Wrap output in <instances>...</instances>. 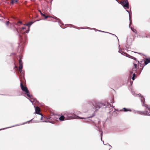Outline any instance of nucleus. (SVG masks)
<instances>
[{
	"mask_svg": "<svg viewBox=\"0 0 150 150\" xmlns=\"http://www.w3.org/2000/svg\"><path fill=\"white\" fill-rule=\"evenodd\" d=\"M93 108H95L96 110H98V109L100 108L102 106H105V108L109 107V105L106 106V105L101 102L98 101H94L92 103Z\"/></svg>",
	"mask_w": 150,
	"mask_h": 150,
	"instance_id": "f03ea898",
	"label": "nucleus"
},
{
	"mask_svg": "<svg viewBox=\"0 0 150 150\" xmlns=\"http://www.w3.org/2000/svg\"><path fill=\"white\" fill-rule=\"evenodd\" d=\"M131 29L132 31L134 33H136V30L134 28H132L131 27L130 28Z\"/></svg>",
	"mask_w": 150,
	"mask_h": 150,
	"instance_id": "f3484780",
	"label": "nucleus"
},
{
	"mask_svg": "<svg viewBox=\"0 0 150 150\" xmlns=\"http://www.w3.org/2000/svg\"><path fill=\"white\" fill-rule=\"evenodd\" d=\"M112 35H114V34H112Z\"/></svg>",
	"mask_w": 150,
	"mask_h": 150,
	"instance_id": "a19ab883",
	"label": "nucleus"
},
{
	"mask_svg": "<svg viewBox=\"0 0 150 150\" xmlns=\"http://www.w3.org/2000/svg\"><path fill=\"white\" fill-rule=\"evenodd\" d=\"M95 126L98 128V129H97V130H99L100 133V134L101 140V141H102V135H103V132L99 128V126H96V124H95Z\"/></svg>",
	"mask_w": 150,
	"mask_h": 150,
	"instance_id": "0eeeda50",
	"label": "nucleus"
},
{
	"mask_svg": "<svg viewBox=\"0 0 150 150\" xmlns=\"http://www.w3.org/2000/svg\"><path fill=\"white\" fill-rule=\"evenodd\" d=\"M21 28L22 29L24 30L25 29V27H23Z\"/></svg>",
	"mask_w": 150,
	"mask_h": 150,
	"instance_id": "bb28decb",
	"label": "nucleus"
},
{
	"mask_svg": "<svg viewBox=\"0 0 150 150\" xmlns=\"http://www.w3.org/2000/svg\"><path fill=\"white\" fill-rule=\"evenodd\" d=\"M110 149H109V150H110Z\"/></svg>",
	"mask_w": 150,
	"mask_h": 150,
	"instance_id": "a18cd8bd",
	"label": "nucleus"
},
{
	"mask_svg": "<svg viewBox=\"0 0 150 150\" xmlns=\"http://www.w3.org/2000/svg\"><path fill=\"white\" fill-rule=\"evenodd\" d=\"M18 1L17 0H11V3L13 4L15 2H17Z\"/></svg>",
	"mask_w": 150,
	"mask_h": 150,
	"instance_id": "2eb2a0df",
	"label": "nucleus"
},
{
	"mask_svg": "<svg viewBox=\"0 0 150 150\" xmlns=\"http://www.w3.org/2000/svg\"><path fill=\"white\" fill-rule=\"evenodd\" d=\"M39 11L40 13L41 14L42 16H45V14L42 13L41 11L40 10H39Z\"/></svg>",
	"mask_w": 150,
	"mask_h": 150,
	"instance_id": "412c9836",
	"label": "nucleus"
},
{
	"mask_svg": "<svg viewBox=\"0 0 150 150\" xmlns=\"http://www.w3.org/2000/svg\"><path fill=\"white\" fill-rule=\"evenodd\" d=\"M129 27H130V25L129 24Z\"/></svg>",
	"mask_w": 150,
	"mask_h": 150,
	"instance_id": "79ce46f5",
	"label": "nucleus"
},
{
	"mask_svg": "<svg viewBox=\"0 0 150 150\" xmlns=\"http://www.w3.org/2000/svg\"><path fill=\"white\" fill-rule=\"evenodd\" d=\"M138 96L139 97H140L141 98L140 100L142 102V106L146 107L145 109L146 115L150 116V108H149L148 105L144 104L145 102V98L143 97V96H142L141 94H139L138 95Z\"/></svg>",
	"mask_w": 150,
	"mask_h": 150,
	"instance_id": "7ed1b4c3",
	"label": "nucleus"
},
{
	"mask_svg": "<svg viewBox=\"0 0 150 150\" xmlns=\"http://www.w3.org/2000/svg\"><path fill=\"white\" fill-rule=\"evenodd\" d=\"M30 27H29L28 29V30H29V31Z\"/></svg>",
	"mask_w": 150,
	"mask_h": 150,
	"instance_id": "e433bc0d",
	"label": "nucleus"
},
{
	"mask_svg": "<svg viewBox=\"0 0 150 150\" xmlns=\"http://www.w3.org/2000/svg\"><path fill=\"white\" fill-rule=\"evenodd\" d=\"M18 23H22V22L21 21H18Z\"/></svg>",
	"mask_w": 150,
	"mask_h": 150,
	"instance_id": "473e14b6",
	"label": "nucleus"
},
{
	"mask_svg": "<svg viewBox=\"0 0 150 150\" xmlns=\"http://www.w3.org/2000/svg\"><path fill=\"white\" fill-rule=\"evenodd\" d=\"M30 27H29L28 29V30H29V31Z\"/></svg>",
	"mask_w": 150,
	"mask_h": 150,
	"instance_id": "c9c22d12",
	"label": "nucleus"
},
{
	"mask_svg": "<svg viewBox=\"0 0 150 150\" xmlns=\"http://www.w3.org/2000/svg\"><path fill=\"white\" fill-rule=\"evenodd\" d=\"M134 66L135 67V68H136L137 65L136 64H134Z\"/></svg>",
	"mask_w": 150,
	"mask_h": 150,
	"instance_id": "cd10ccee",
	"label": "nucleus"
},
{
	"mask_svg": "<svg viewBox=\"0 0 150 150\" xmlns=\"http://www.w3.org/2000/svg\"><path fill=\"white\" fill-rule=\"evenodd\" d=\"M121 4H123V6L125 7H126L127 8H129V5L128 1L127 0L126 1L123 0L120 2Z\"/></svg>",
	"mask_w": 150,
	"mask_h": 150,
	"instance_id": "39448f33",
	"label": "nucleus"
},
{
	"mask_svg": "<svg viewBox=\"0 0 150 150\" xmlns=\"http://www.w3.org/2000/svg\"><path fill=\"white\" fill-rule=\"evenodd\" d=\"M119 52H120V53H121L120 52V51H119Z\"/></svg>",
	"mask_w": 150,
	"mask_h": 150,
	"instance_id": "c03bdc74",
	"label": "nucleus"
},
{
	"mask_svg": "<svg viewBox=\"0 0 150 150\" xmlns=\"http://www.w3.org/2000/svg\"><path fill=\"white\" fill-rule=\"evenodd\" d=\"M20 85L22 90L23 91L25 92V94L27 95V96L30 99V101L32 103V101L31 100L32 99L33 97L32 96L30 95L29 91L27 88L26 87L24 86L22 83H21Z\"/></svg>",
	"mask_w": 150,
	"mask_h": 150,
	"instance_id": "20e7f679",
	"label": "nucleus"
},
{
	"mask_svg": "<svg viewBox=\"0 0 150 150\" xmlns=\"http://www.w3.org/2000/svg\"><path fill=\"white\" fill-rule=\"evenodd\" d=\"M116 1H117V0H116Z\"/></svg>",
	"mask_w": 150,
	"mask_h": 150,
	"instance_id": "49530a36",
	"label": "nucleus"
},
{
	"mask_svg": "<svg viewBox=\"0 0 150 150\" xmlns=\"http://www.w3.org/2000/svg\"><path fill=\"white\" fill-rule=\"evenodd\" d=\"M135 77H136L135 74L134 73L133 75V76L132 77V79L134 80L135 79Z\"/></svg>",
	"mask_w": 150,
	"mask_h": 150,
	"instance_id": "a211bd4d",
	"label": "nucleus"
},
{
	"mask_svg": "<svg viewBox=\"0 0 150 150\" xmlns=\"http://www.w3.org/2000/svg\"><path fill=\"white\" fill-rule=\"evenodd\" d=\"M150 62V58H147L144 62V64L145 65L148 64Z\"/></svg>",
	"mask_w": 150,
	"mask_h": 150,
	"instance_id": "9d476101",
	"label": "nucleus"
},
{
	"mask_svg": "<svg viewBox=\"0 0 150 150\" xmlns=\"http://www.w3.org/2000/svg\"><path fill=\"white\" fill-rule=\"evenodd\" d=\"M22 125V124H21V125L18 124V125H14V126H13L12 127H6V128H3V129H0V130H3V129H7V128H11V127H14L16 126H19V125Z\"/></svg>",
	"mask_w": 150,
	"mask_h": 150,
	"instance_id": "ddd939ff",
	"label": "nucleus"
},
{
	"mask_svg": "<svg viewBox=\"0 0 150 150\" xmlns=\"http://www.w3.org/2000/svg\"><path fill=\"white\" fill-rule=\"evenodd\" d=\"M65 119V117L63 115L59 117V120L60 121H63Z\"/></svg>",
	"mask_w": 150,
	"mask_h": 150,
	"instance_id": "9b49d317",
	"label": "nucleus"
},
{
	"mask_svg": "<svg viewBox=\"0 0 150 150\" xmlns=\"http://www.w3.org/2000/svg\"><path fill=\"white\" fill-rule=\"evenodd\" d=\"M43 122H46L47 121H42Z\"/></svg>",
	"mask_w": 150,
	"mask_h": 150,
	"instance_id": "58836bf2",
	"label": "nucleus"
},
{
	"mask_svg": "<svg viewBox=\"0 0 150 150\" xmlns=\"http://www.w3.org/2000/svg\"><path fill=\"white\" fill-rule=\"evenodd\" d=\"M132 57H133V56L130 55L129 57L132 59Z\"/></svg>",
	"mask_w": 150,
	"mask_h": 150,
	"instance_id": "c756f323",
	"label": "nucleus"
},
{
	"mask_svg": "<svg viewBox=\"0 0 150 150\" xmlns=\"http://www.w3.org/2000/svg\"><path fill=\"white\" fill-rule=\"evenodd\" d=\"M132 59L135 60H137V59L136 58H135V57H132Z\"/></svg>",
	"mask_w": 150,
	"mask_h": 150,
	"instance_id": "a878e982",
	"label": "nucleus"
},
{
	"mask_svg": "<svg viewBox=\"0 0 150 150\" xmlns=\"http://www.w3.org/2000/svg\"><path fill=\"white\" fill-rule=\"evenodd\" d=\"M150 38V33L147 36H144V38Z\"/></svg>",
	"mask_w": 150,
	"mask_h": 150,
	"instance_id": "4be33fe9",
	"label": "nucleus"
},
{
	"mask_svg": "<svg viewBox=\"0 0 150 150\" xmlns=\"http://www.w3.org/2000/svg\"><path fill=\"white\" fill-rule=\"evenodd\" d=\"M29 32V30H26L25 33H28Z\"/></svg>",
	"mask_w": 150,
	"mask_h": 150,
	"instance_id": "c85d7f7f",
	"label": "nucleus"
},
{
	"mask_svg": "<svg viewBox=\"0 0 150 150\" xmlns=\"http://www.w3.org/2000/svg\"><path fill=\"white\" fill-rule=\"evenodd\" d=\"M123 110L124 112H127V111H131V110L129 109L126 108H123L122 110Z\"/></svg>",
	"mask_w": 150,
	"mask_h": 150,
	"instance_id": "1a4fd4ad",
	"label": "nucleus"
},
{
	"mask_svg": "<svg viewBox=\"0 0 150 150\" xmlns=\"http://www.w3.org/2000/svg\"><path fill=\"white\" fill-rule=\"evenodd\" d=\"M44 16L45 19H46L48 17H49V16H46L45 14V16Z\"/></svg>",
	"mask_w": 150,
	"mask_h": 150,
	"instance_id": "b1692460",
	"label": "nucleus"
},
{
	"mask_svg": "<svg viewBox=\"0 0 150 150\" xmlns=\"http://www.w3.org/2000/svg\"><path fill=\"white\" fill-rule=\"evenodd\" d=\"M55 19H56V20H59V22H60L61 21L60 19H59L57 18L56 17H55V18H54Z\"/></svg>",
	"mask_w": 150,
	"mask_h": 150,
	"instance_id": "5701e85b",
	"label": "nucleus"
},
{
	"mask_svg": "<svg viewBox=\"0 0 150 150\" xmlns=\"http://www.w3.org/2000/svg\"><path fill=\"white\" fill-rule=\"evenodd\" d=\"M65 116L67 117V118L66 120L69 119H83L86 120V121L89 122L91 120L88 119L89 118L92 117L93 116H91L87 118H85L83 117H80L75 114H74L73 113L70 112H66L64 114Z\"/></svg>",
	"mask_w": 150,
	"mask_h": 150,
	"instance_id": "f257e3e1",
	"label": "nucleus"
},
{
	"mask_svg": "<svg viewBox=\"0 0 150 150\" xmlns=\"http://www.w3.org/2000/svg\"><path fill=\"white\" fill-rule=\"evenodd\" d=\"M9 23V21H6V24L7 26L8 25Z\"/></svg>",
	"mask_w": 150,
	"mask_h": 150,
	"instance_id": "393cba45",
	"label": "nucleus"
},
{
	"mask_svg": "<svg viewBox=\"0 0 150 150\" xmlns=\"http://www.w3.org/2000/svg\"><path fill=\"white\" fill-rule=\"evenodd\" d=\"M123 53H124V54H126V56L127 57H129L130 56V55H129V54H127L126 53H125L124 52H123L122 53H121V54H123Z\"/></svg>",
	"mask_w": 150,
	"mask_h": 150,
	"instance_id": "6ab92c4d",
	"label": "nucleus"
},
{
	"mask_svg": "<svg viewBox=\"0 0 150 150\" xmlns=\"http://www.w3.org/2000/svg\"><path fill=\"white\" fill-rule=\"evenodd\" d=\"M25 123H23V124H25Z\"/></svg>",
	"mask_w": 150,
	"mask_h": 150,
	"instance_id": "37998d69",
	"label": "nucleus"
},
{
	"mask_svg": "<svg viewBox=\"0 0 150 150\" xmlns=\"http://www.w3.org/2000/svg\"><path fill=\"white\" fill-rule=\"evenodd\" d=\"M129 14V20L130 21V24H131L132 21H131V18H132V15L131 14H130V13Z\"/></svg>",
	"mask_w": 150,
	"mask_h": 150,
	"instance_id": "4468645a",
	"label": "nucleus"
},
{
	"mask_svg": "<svg viewBox=\"0 0 150 150\" xmlns=\"http://www.w3.org/2000/svg\"><path fill=\"white\" fill-rule=\"evenodd\" d=\"M22 68H23L22 64H19V69H22Z\"/></svg>",
	"mask_w": 150,
	"mask_h": 150,
	"instance_id": "dca6fc26",
	"label": "nucleus"
},
{
	"mask_svg": "<svg viewBox=\"0 0 150 150\" xmlns=\"http://www.w3.org/2000/svg\"><path fill=\"white\" fill-rule=\"evenodd\" d=\"M32 120H29V121H28V122H30V121Z\"/></svg>",
	"mask_w": 150,
	"mask_h": 150,
	"instance_id": "4c0bfd02",
	"label": "nucleus"
},
{
	"mask_svg": "<svg viewBox=\"0 0 150 150\" xmlns=\"http://www.w3.org/2000/svg\"><path fill=\"white\" fill-rule=\"evenodd\" d=\"M137 112L139 114H140L142 115H146V111H137Z\"/></svg>",
	"mask_w": 150,
	"mask_h": 150,
	"instance_id": "6e6552de",
	"label": "nucleus"
},
{
	"mask_svg": "<svg viewBox=\"0 0 150 150\" xmlns=\"http://www.w3.org/2000/svg\"><path fill=\"white\" fill-rule=\"evenodd\" d=\"M33 23V22H32L31 21V22H29L28 23H27L26 24H24V25H25L27 26H28L29 27H30V26L31 25H32Z\"/></svg>",
	"mask_w": 150,
	"mask_h": 150,
	"instance_id": "f8f14e48",
	"label": "nucleus"
},
{
	"mask_svg": "<svg viewBox=\"0 0 150 150\" xmlns=\"http://www.w3.org/2000/svg\"><path fill=\"white\" fill-rule=\"evenodd\" d=\"M19 64H23L21 59L20 58L19 60Z\"/></svg>",
	"mask_w": 150,
	"mask_h": 150,
	"instance_id": "aec40b11",
	"label": "nucleus"
},
{
	"mask_svg": "<svg viewBox=\"0 0 150 150\" xmlns=\"http://www.w3.org/2000/svg\"><path fill=\"white\" fill-rule=\"evenodd\" d=\"M108 145L109 146H110L111 147V148H112V146H111L110 145V144H108Z\"/></svg>",
	"mask_w": 150,
	"mask_h": 150,
	"instance_id": "f704fd0d",
	"label": "nucleus"
},
{
	"mask_svg": "<svg viewBox=\"0 0 150 150\" xmlns=\"http://www.w3.org/2000/svg\"><path fill=\"white\" fill-rule=\"evenodd\" d=\"M126 11H127L129 13V14L130 13L128 10H127L126 9Z\"/></svg>",
	"mask_w": 150,
	"mask_h": 150,
	"instance_id": "2f4dec72",
	"label": "nucleus"
},
{
	"mask_svg": "<svg viewBox=\"0 0 150 150\" xmlns=\"http://www.w3.org/2000/svg\"><path fill=\"white\" fill-rule=\"evenodd\" d=\"M19 72L21 73L22 72V69H19Z\"/></svg>",
	"mask_w": 150,
	"mask_h": 150,
	"instance_id": "7c9ffc66",
	"label": "nucleus"
},
{
	"mask_svg": "<svg viewBox=\"0 0 150 150\" xmlns=\"http://www.w3.org/2000/svg\"><path fill=\"white\" fill-rule=\"evenodd\" d=\"M35 113L37 114L40 115V120H42V114L40 113V108L38 107L37 106L35 108Z\"/></svg>",
	"mask_w": 150,
	"mask_h": 150,
	"instance_id": "423d86ee",
	"label": "nucleus"
},
{
	"mask_svg": "<svg viewBox=\"0 0 150 150\" xmlns=\"http://www.w3.org/2000/svg\"><path fill=\"white\" fill-rule=\"evenodd\" d=\"M97 30L98 31H100V32H104L106 33V32H104V31H101V30Z\"/></svg>",
	"mask_w": 150,
	"mask_h": 150,
	"instance_id": "72a5a7b5",
	"label": "nucleus"
},
{
	"mask_svg": "<svg viewBox=\"0 0 150 150\" xmlns=\"http://www.w3.org/2000/svg\"><path fill=\"white\" fill-rule=\"evenodd\" d=\"M88 29H91H91H92L90 28H88Z\"/></svg>",
	"mask_w": 150,
	"mask_h": 150,
	"instance_id": "ea45409f",
	"label": "nucleus"
}]
</instances>
